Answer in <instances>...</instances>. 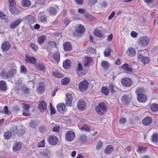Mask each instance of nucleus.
Masks as SVG:
<instances>
[{"mask_svg":"<svg viewBox=\"0 0 158 158\" xmlns=\"http://www.w3.org/2000/svg\"><path fill=\"white\" fill-rule=\"evenodd\" d=\"M9 9L11 13L13 15H18L20 13V10L17 9L15 6L9 8Z\"/></svg>","mask_w":158,"mask_h":158,"instance_id":"20","label":"nucleus"},{"mask_svg":"<svg viewBox=\"0 0 158 158\" xmlns=\"http://www.w3.org/2000/svg\"><path fill=\"white\" fill-rule=\"evenodd\" d=\"M30 46L35 51H36L38 49V47L34 44H31Z\"/></svg>","mask_w":158,"mask_h":158,"instance_id":"62","label":"nucleus"},{"mask_svg":"<svg viewBox=\"0 0 158 158\" xmlns=\"http://www.w3.org/2000/svg\"><path fill=\"white\" fill-rule=\"evenodd\" d=\"M11 135H12L10 132L6 131L4 134V138L8 140L11 137Z\"/></svg>","mask_w":158,"mask_h":158,"instance_id":"35","label":"nucleus"},{"mask_svg":"<svg viewBox=\"0 0 158 158\" xmlns=\"http://www.w3.org/2000/svg\"><path fill=\"white\" fill-rule=\"evenodd\" d=\"M146 149L145 148H143L139 146L138 147L137 152L140 153H144L146 151Z\"/></svg>","mask_w":158,"mask_h":158,"instance_id":"48","label":"nucleus"},{"mask_svg":"<svg viewBox=\"0 0 158 158\" xmlns=\"http://www.w3.org/2000/svg\"><path fill=\"white\" fill-rule=\"evenodd\" d=\"M101 65L103 68L106 69L109 67V64L107 61H103Z\"/></svg>","mask_w":158,"mask_h":158,"instance_id":"45","label":"nucleus"},{"mask_svg":"<svg viewBox=\"0 0 158 158\" xmlns=\"http://www.w3.org/2000/svg\"><path fill=\"white\" fill-rule=\"evenodd\" d=\"M89 85L88 81L84 80L83 81L81 82L78 84V87L79 89L82 91H85L87 89Z\"/></svg>","mask_w":158,"mask_h":158,"instance_id":"5","label":"nucleus"},{"mask_svg":"<svg viewBox=\"0 0 158 158\" xmlns=\"http://www.w3.org/2000/svg\"><path fill=\"white\" fill-rule=\"evenodd\" d=\"M53 57L56 63H58L60 60V54L58 51H56L53 54Z\"/></svg>","mask_w":158,"mask_h":158,"instance_id":"27","label":"nucleus"},{"mask_svg":"<svg viewBox=\"0 0 158 158\" xmlns=\"http://www.w3.org/2000/svg\"><path fill=\"white\" fill-rule=\"evenodd\" d=\"M0 75L1 77L3 79H7L8 78L7 76V73L4 71L1 72L0 73Z\"/></svg>","mask_w":158,"mask_h":158,"instance_id":"41","label":"nucleus"},{"mask_svg":"<svg viewBox=\"0 0 158 158\" xmlns=\"http://www.w3.org/2000/svg\"><path fill=\"white\" fill-rule=\"evenodd\" d=\"M85 30L84 26L81 24H78L75 27V31L73 33V35L76 36H80L81 34L84 33Z\"/></svg>","mask_w":158,"mask_h":158,"instance_id":"2","label":"nucleus"},{"mask_svg":"<svg viewBox=\"0 0 158 158\" xmlns=\"http://www.w3.org/2000/svg\"><path fill=\"white\" fill-rule=\"evenodd\" d=\"M16 70L15 69H11L8 71L7 73V76L8 78H11L14 76V74L16 72Z\"/></svg>","mask_w":158,"mask_h":158,"instance_id":"31","label":"nucleus"},{"mask_svg":"<svg viewBox=\"0 0 158 158\" xmlns=\"http://www.w3.org/2000/svg\"><path fill=\"white\" fill-rule=\"evenodd\" d=\"M114 147L112 145L107 146L104 150L106 154H109L111 153L114 150Z\"/></svg>","mask_w":158,"mask_h":158,"instance_id":"21","label":"nucleus"},{"mask_svg":"<svg viewBox=\"0 0 158 158\" xmlns=\"http://www.w3.org/2000/svg\"><path fill=\"white\" fill-rule=\"evenodd\" d=\"M6 83L3 80L0 81V89L2 91H5L6 90Z\"/></svg>","mask_w":158,"mask_h":158,"instance_id":"25","label":"nucleus"},{"mask_svg":"<svg viewBox=\"0 0 158 158\" xmlns=\"http://www.w3.org/2000/svg\"><path fill=\"white\" fill-rule=\"evenodd\" d=\"M46 39V38L45 36H40V44L44 43Z\"/></svg>","mask_w":158,"mask_h":158,"instance_id":"59","label":"nucleus"},{"mask_svg":"<svg viewBox=\"0 0 158 158\" xmlns=\"http://www.w3.org/2000/svg\"><path fill=\"white\" fill-rule=\"evenodd\" d=\"M95 110L99 114L102 115L107 111V106L104 103H100L96 107Z\"/></svg>","mask_w":158,"mask_h":158,"instance_id":"1","label":"nucleus"},{"mask_svg":"<svg viewBox=\"0 0 158 158\" xmlns=\"http://www.w3.org/2000/svg\"><path fill=\"white\" fill-rule=\"evenodd\" d=\"M22 90L23 92L26 94H28L29 93V88H27L25 86H23L22 87Z\"/></svg>","mask_w":158,"mask_h":158,"instance_id":"47","label":"nucleus"},{"mask_svg":"<svg viewBox=\"0 0 158 158\" xmlns=\"http://www.w3.org/2000/svg\"><path fill=\"white\" fill-rule=\"evenodd\" d=\"M25 23L30 25V28L33 29V27L32 26L34 22V17L31 15H28L26 16L24 18Z\"/></svg>","mask_w":158,"mask_h":158,"instance_id":"4","label":"nucleus"},{"mask_svg":"<svg viewBox=\"0 0 158 158\" xmlns=\"http://www.w3.org/2000/svg\"><path fill=\"white\" fill-rule=\"evenodd\" d=\"M142 61L144 64H146L149 62V59L148 57H144L142 59Z\"/></svg>","mask_w":158,"mask_h":158,"instance_id":"50","label":"nucleus"},{"mask_svg":"<svg viewBox=\"0 0 158 158\" xmlns=\"http://www.w3.org/2000/svg\"><path fill=\"white\" fill-rule=\"evenodd\" d=\"M49 110L50 112V114H54L56 113V111L55 109L52 106V104L50 103V105L49 106Z\"/></svg>","mask_w":158,"mask_h":158,"instance_id":"49","label":"nucleus"},{"mask_svg":"<svg viewBox=\"0 0 158 158\" xmlns=\"http://www.w3.org/2000/svg\"><path fill=\"white\" fill-rule=\"evenodd\" d=\"M47 105L46 102L44 101L40 102V112H44L47 109Z\"/></svg>","mask_w":158,"mask_h":158,"instance_id":"16","label":"nucleus"},{"mask_svg":"<svg viewBox=\"0 0 158 158\" xmlns=\"http://www.w3.org/2000/svg\"><path fill=\"white\" fill-rule=\"evenodd\" d=\"M12 130L13 131H14L15 133L18 135H22L24 133V131L22 129L18 130L17 127L16 126H14L13 128H12Z\"/></svg>","mask_w":158,"mask_h":158,"instance_id":"18","label":"nucleus"},{"mask_svg":"<svg viewBox=\"0 0 158 158\" xmlns=\"http://www.w3.org/2000/svg\"><path fill=\"white\" fill-rule=\"evenodd\" d=\"M20 72L22 73H27V69L25 66H21Z\"/></svg>","mask_w":158,"mask_h":158,"instance_id":"57","label":"nucleus"},{"mask_svg":"<svg viewBox=\"0 0 158 158\" xmlns=\"http://www.w3.org/2000/svg\"><path fill=\"white\" fill-rule=\"evenodd\" d=\"M40 21L45 23L47 22V17L45 15H42L40 17Z\"/></svg>","mask_w":158,"mask_h":158,"instance_id":"51","label":"nucleus"},{"mask_svg":"<svg viewBox=\"0 0 158 158\" xmlns=\"http://www.w3.org/2000/svg\"><path fill=\"white\" fill-rule=\"evenodd\" d=\"M25 57L27 62H30L32 64H35L36 63V60L34 57H30L27 55H25Z\"/></svg>","mask_w":158,"mask_h":158,"instance_id":"23","label":"nucleus"},{"mask_svg":"<svg viewBox=\"0 0 158 158\" xmlns=\"http://www.w3.org/2000/svg\"><path fill=\"white\" fill-rule=\"evenodd\" d=\"M127 53L128 55L131 56H133L135 55L136 52L135 50L132 48H129L127 51Z\"/></svg>","mask_w":158,"mask_h":158,"instance_id":"26","label":"nucleus"},{"mask_svg":"<svg viewBox=\"0 0 158 158\" xmlns=\"http://www.w3.org/2000/svg\"><path fill=\"white\" fill-rule=\"evenodd\" d=\"M121 67L123 69L124 72L126 73H131L132 71V69L130 68V66L127 63L123 64Z\"/></svg>","mask_w":158,"mask_h":158,"instance_id":"11","label":"nucleus"},{"mask_svg":"<svg viewBox=\"0 0 158 158\" xmlns=\"http://www.w3.org/2000/svg\"><path fill=\"white\" fill-rule=\"evenodd\" d=\"M78 12L79 13L84 15L85 13V11L83 9L80 8L78 9Z\"/></svg>","mask_w":158,"mask_h":158,"instance_id":"64","label":"nucleus"},{"mask_svg":"<svg viewBox=\"0 0 158 158\" xmlns=\"http://www.w3.org/2000/svg\"><path fill=\"white\" fill-rule=\"evenodd\" d=\"M70 81V80L69 78H65L62 79L61 83L63 85H66L69 84Z\"/></svg>","mask_w":158,"mask_h":158,"instance_id":"37","label":"nucleus"},{"mask_svg":"<svg viewBox=\"0 0 158 158\" xmlns=\"http://www.w3.org/2000/svg\"><path fill=\"white\" fill-rule=\"evenodd\" d=\"M121 100L123 103L125 104H128L130 101V98L126 94L122 96Z\"/></svg>","mask_w":158,"mask_h":158,"instance_id":"24","label":"nucleus"},{"mask_svg":"<svg viewBox=\"0 0 158 158\" xmlns=\"http://www.w3.org/2000/svg\"><path fill=\"white\" fill-rule=\"evenodd\" d=\"M10 48V44L8 42H5L2 44V48L4 51H6L8 50Z\"/></svg>","mask_w":158,"mask_h":158,"instance_id":"22","label":"nucleus"},{"mask_svg":"<svg viewBox=\"0 0 158 158\" xmlns=\"http://www.w3.org/2000/svg\"><path fill=\"white\" fill-rule=\"evenodd\" d=\"M150 107L152 111H156L158 110V104H153L150 105Z\"/></svg>","mask_w":158,"mask_h":158,"instance_id":"32","label":"nucleus"},{"mask_svg":"<svg viewBox=\"0 0 158 158\" xmlns=\"http://www.w3.org/2000/svg\"><path fill=\"white\" fill-rule=\"evenodd\" d=\"M48 141L50 145L55 146L58 142V139L56 136L53 135H51L48 138Z\"/></svg>","mask_w":158,"mask_h":158,"instance_id":"6","label":"nucleus"},{"mask_svg":"<svg viewBox=\"0 0 158 158\" xmlns=\"http://www.w3.org/2000/svg\"><path fill=\"white\" fill-rule=\"evenodd\" d=\"M87 52L88 53L90 54H94L96 53L95 49L92 47L89 48L87 50Z\"/></svg>","mask_w":158,"mask_h":158,"instance_id":"46","label":"nucleus"},{"mask_svg":"<svg viewBox=\"0 0 158 158\" xmlns=\"http://www.w3.org/2000/svg\"><path fill=\"white\" fill-rule=\"evenodd\" d=\"M22 105L23 107L24 110L28 111L29 109L30 106L29 105L26 104L25 103L23 104Z\"/></svg>","mask_w":158,"mask_h":158,"instance_id":"54","label":"nucleus"},{"mask_svg":"<svg viewBox=\"0 0 158 158\" xmlns=\"http://www.w3.org/2000/svg\"><path fill=\"white\" fill-rule=\"evenodd\" d=\"M3 113L5 114H9V111L7 106H5L4 108Z\"/></svg>","mask_w":158,"mask_h":158,"instance_id":"63","label":"nucleus"},{"mask_svg":"<svg viewBox=\"0 0 158 158\" xmlns=\"http://www.w3.org/2000/svg\"><path fill=\"white\" fill-rule=\"evenodd\" d=\"M121 83L124 86L129 87L131 85L132 82L130 78L125 77L122 79Z\"/></svg>","mask_w":158,"mask_h":158,"instance_id":"8","label":"nucleus"},{"mask_svg":"<svg viewBox=\"0 0 158 158\" xmlns=\"http://www.w3.org/2000/svg\"><path fill=\"white\" fill-rule=\"evenodd\" d=\"M149 41V37L146 36H143L139 39V44L141 45L145 46L148 44Z\"/></svg>","mask_w":158,"mask_h":158,"instance_id":"7","label":"nucleus"},{"mask_svg":"<svg viewBox=\"0 0 158 158\" xmlns=\"http://www.w3.org/2000/svg\"><path fill=\"white\" fill-rule=\"evenodd\" d=\"M101 92L106 95H108L109 93L108 88L106 87H102Z\"/></svg>","mask_w":158,"mask_h":158,"instance_id":"38","label":"nucleus"},{"mask_svg":"<svg viewBox=\"0 0 158 158\" xmlns=\"http://www.w3.org/2000/svg\"><path fill=\"white\" fill-rule=\"evenodd\" d=\"M8 1L10 4L9 8L15 6L16 3L15 0H8Z\"/></svg>","mask_w":158,"mask_h":158,"instance_id":"60","label":"nucleus"},{"mask_svg":"<svg viewBox=\"0 0 158 158\" xmlns=\"http://www.w3.org/2000/svg\"><path fill=\"white\" fill-rule=\"evenodd\" d=\"M45 87L44 83L40 82V94L43 93L45 91Z\"/></svg>","mask_w":158,"mask_h":158,"instance_id":"43","label":"nucleus"},{"mask_svg":"<svg viewBox=\"0 0 158 158\" xmlns=\"http://www.w3.org/2000/svg\"><path fill=\"white\" fill-rule=\"evenodd\" d=\"M31 5V2L29 0H23L22 5L23 7H28Z\"/></svg>","mask_w":158,"mask_h":158,"instance_id":"33","label":"nucleus"},{"mask_svg":"<svg viewBox=\"0 0 158 158\" xmlns=\"http://www.w3.org/2000/svg\"><path fill=\"white\" fill-rule=\"evenodd\" d=\"M63 46L64 50L66 51H70L72 49V45L69 42H65Z\"/></svg>","mask_w":158,"mask_h":158,"instance_id":"19","label":"nucleus"},{"mask_svg":"<svg viewBox=\"0 0 158 158\" xmlns=\"http://www.w3.org/2000/svg\"><path fill=\"white\" fill-rule=\"evenodd\" d=\"M103 145V143L101 141H99L97 145L96 148L97 150H99L101 149V147Z\"/></svg>","mask_w":158,"mask_h":158,"instance_id":"61","label":"nucleus"},{"mask_svg":"<svg viewBox=\"0 0 158 158\" xmlns=\"http://www.w3.org/2000/svg\"><path fill=\"white\" fill-rule=\"evenodd\" d=\"M77 107L78 109L81 110H85L86 107V104L83 100H79L77 104Z\"/></svg>","mask_w":158,"mask_h":158,"instance_id":"9","label":"nucleus"},{"mask_svg":"<svg viewBox=\"0 0 158 158\" xmlns=\"http://www.w3.org/2000/svg\"><path fill=\"white\" fill-rule=\"evenodd\" d=\"M80 129L81 130H85L87 131H89L90 128L86 124L84 125L81 128H80Z\"/></svg>","mask_w":158,"mask_h":158,"instance_id":"52","label":"nucleus"},{"mask_svg":"<svg viewBox=\"0 0 158 158\" xmlns=\"http://www.w3.org/2000/svg\"><path fill=\"white\" fill-rule=\"evenodd\" d=\"M86 137L84 135H80L78 139L79 142L81 143H84L86 141Z\"/></svg>","mask_w":158,"mask_h":158,"instance_id":"36","label":"nucleus"},{"mask_svg":"<svg viewBox=\"0 0 158 158\" xmlns=\"http://www.w3.org/2000/svg\"><path fill=\"white\" fill-rule=\"evenodd\" d=\"M152 118L151 117L147 116L142 120V123L144 125L148 126L152 123Z\"/></svg>","mask_w":158,"mask_h":158,"instance_id":"14","label":"nucleus"},{"mask_svg":"<svg viewBox=\"0 0 158 158\" xmlns=\"http://www.w3.org/2000/svg\"><path fill=\"white\" fill-rule=\"evenodd\" d=\"M53 75L54 76L58 78H61L62 77L60 73L57 72H53Z\"/></svg>","mask_w":158,"mask_h":158,"instance_id":"55","label":"nucleus"},{"mask_svg":"<svg viewBox=\"0 0 158 158\" xmlns=\"http://www.w3.org/2000/svg\"><path fill=\"white\" fill-rule=\"evenodd\" d=\"M73 98L71 94L68 93L66 95V104L67 106H70Z\"/></svg>","mask_w":158,"mask_h":158,"instance_id":"15","label":"nucleus"},{"mask_svg":"<svg viewBox=\"0 0 158 158\" xmlns=\"http://www.w3.org/2000/svg\"><path fill=\"white\" fill-rule=\"evenodd\" d=\"M40 153L44 157L48 158L50 157L51 154V152L48 148L40 152Z\"/></svg>","mask_w":158,"mask_h":158,"instance_id":"12","label":"nucleus"},{"mask_svg":"<svg viewBox=\"0 0 158 158\" xmlns=\"http://www.w3.org/2000/svg\"><path fill=\"white\" fill-rule=\"evenodd\" d=\"M46 66L43 64H40V74H44L46 71Z\"/></svg>","mask_w":158,"mask_h":158,"instance_id":"30","label":"nucleus"},{"mask_svg":"<svg viewBox=\"0 0 158 158\" xmlns=\"http://www.w3.org/2000/svg\"><path fill=\"white\" fill-rule=\"evenodd\" d=\"M37 126V122L35 120H31L30 123V127L32 128H35Z\"/></svg>","mask_w":158,"mask_h":158,"instance_id":"39","label":"nucleus"},{"mask_svg":"<svg viewBox=\"0 0 158 158\" xmlns=\"http://www.w3.org/2000/svg\"><path fill=\"white\" fill-rule=\"evenodd\" d=\"M70 61L68 59H66L63 63V67L66 69L69 68L70 67Z\"/></svg>","mask_w":158,"mask_h":158,"instance_id":"29","label":"nucleus"},{"mask_svg":"<svg viewBox=\"0 0 158 158\" xmlns=\"http://www.w3.org/2000/svg\"><path fill=\"white\" fill-rule=\"evenodd\" d=\"M57 109L61 114H63L65 110V105L64 104L60 103L57 105Z\"/></svg>","mask_w":158,"mask_h":158,"instance_id":"17","label":"nucleus"},{"mask_svg":"<svg viewBox=\"0 0 158 158\" xmlns=\"http://www.w3.org/2000/svg\"><path fill=\"white\" fill-rule=\"evenodd\" d=\"M82 69V67L81 64L80 63H78V68L76 70V71L77 72H78L81 71Z\"/></svg>","mask_w":158,"mask_h":158,"instance_id":"58","label":"nucleus"},{"mask_svg":"<svg viewBox=\"0 0 158 158\" xmlns=\"http://www.w3.org/2000/svg\"><path fill=\"white\" fill-rule=\"evenodd\" d=\"M137 99L139 102H144L147 100V98L145 95L142 94L137 95Z\"/></svg>","mask_w":158,"mask_h":158,"instance_id":"13","label":"nucleus"},{"mask_svg":"<svg viewBox=\"0 0 158 158\" xmlns=\"http://www.w3.org/2000/svg\"><path fill=\"white\" fill-rule=\"evenodd\" d=\"M22 145L21 143L16 142L13 147L14 151H17L21 149Z\"/></svg>","mask_w":158,"mask_h":158,"instance_id":"28","label":"nucleus"},{"mask_svg":"<svg viewBox=\"0 0 158 158\" xmlns=\"http://www.w3.org/2000/svg\"><path fill=\"white\" fill-rule=\"evenodd\" d=\"M22 21L21 19H18L13 21L10 24V27L12 29H14L16 28L17 26Z\"/></svg>","mask_w":158,"mask_h":158,"instance_id":"10","label":"nucleus"},{"mask_svg":"<svg viewBox=\"0 0 158 158\" xmlns=\"http://www.w3.org/2000/svg\"><path fill=\"white\" fill-rule=\"evenodd\" d=\"M152 141L154 142H156L158 141V134H154L152 135Z\"/></svg>","mask_w":158,"mask_h":158,"instance_id":"44","label":"nucleus"},{"mask_svg":"<svg viewBox=\"0 0 158 158\" xmlns=\"http://www.w3.org/2000/svg\"><path fill=\"white\" fill-rule=\"evenodd\" d=\"M48 45L49 47H56V44L54 41H49L48 42Z\"/></svg>","mask_w":158,"mask_h":158,"instance_id":"56","label":"nucleus"},{"mask_svg":"<svg viewBox=\"0 0 158 158\" xmlns=\"http://www.w3.org/2000/svg\"><path fill=\"white\" fill-rule=\"evenodd\" d=\"M110 49L109 48H107L104 52L105 56L106 57L109 56L110 55Z\"/></svg>","mask_w":158,"mask_h":158,"instance_id":"53","label":"nucleus"},{"mask_svg":"<svg viewBox=\"0 0 158 158\" xmlns=\"http://www.w3.org/2000/svg\"><path fill=\"white\" fill-rule=\"evenodd\" d=\"M94 34L96 36L100 38L102 37L103 35L100 30H96L95 31H94Z\"/></svg>","mask_w":158,"mask_h":158,"instance_id":"42","label":"nucleus"},{"mask_svg":"<svg viewBox=\"0 0 158 158\" xmlns=\"http://www.w3.org/2000/svg\"><path fill=\"white\" fill-rule=\"evenodd\" d=\"M145 90L142 87L138 88L136 91V94L137 95L143 94Z\"/></svg>","mask_w":158,"mask_h":158,"instance_id":"34","label":"nucleus"},{"mask_svg":"<svg viewBox=\"0 0 158 158\" xmlns=\"http://www.w3.org/2000/svg\"><path fill=\"white\" fill-rule=\"evenodd\" d=\"M49 12L52 15H55L57 11L55 8L51 7L49 9Z\"/></svg>","mask_w":158,"mask_h":158,"instance_id":"40","label":"nucleus"},{"mask_svg":"<svg viewBox=\"0 0 158 158\" xmlns=\"http://www.w3.org/2000/svg\"><path fill=\"white\" fill-rule=\"evenodd\" d=\"M75 137V133L73 131H69L65 134V140L68 142H71L74 139Z\"/></svg>","mask_w":158,"mask_h":158,"instance_id":"3","label":"nucleus"}]
</instances>
